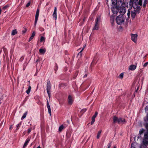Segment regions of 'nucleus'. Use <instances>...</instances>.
Wrapping results in <instances>:
<instances>
[{
  "instance_id": "nucleus-1",
  "label": "nucleus",
  "mask_w": 148,
  "mask_h": 148,
  "mask_svg": "<svg viewBox=\"0 0 148 148\" xmlns=\"http://www.w3.org/2000/svg\"><path fill=\"white\" fill-rule=\"evenodd\" d=\"M130 1L132 2V6L134 9H136L137 10H140V6H141L142 1L139 0H130Z\"/></svg>"
},
{
  "instance_id": "nucleus-2",
  "label": "nucleus",
  "mask_w": 148,
  "mask_h": 148,
  "mask_svg": "<svg viewBox=\"0 0 148 148\" xmlns=\"http://www.w3.org/2000/svg\"><path fill=\"white\" fill-rule=\"evenodd\" d=\"M125 20L123 16L121 15H119L117 17L116 21L117 24L121 25L123 24Z\"/></svg>"
},
{
  "instance_id": "nucleus-3",
  "label": "nucleus",
  "mask_w": 148,
  "mask_h": 148,
  "mask_svg": "<svg viewBox=\"0 0 148 148\" xmlns=\"http://www.w3.org/2000/svg\"><path fill=\"white\" fill-rule=\"evenodd\" d=\"M113 120L114 123H126V121L124 119L121 118H118L116 116L113 117Z\"/></svg>"
},
{
  "instance_id": "nucleus-4",
  "label": "nucleus",
  "mask_w": 148,
  "mask_h": 148,
  "mask_svg": "<svg viewBox=\"0 0 148 148\" xmlns=\"http://www.w3.org/2000/svg\"><path fill=\"white\" fill-rule=\"evenodd\" d=\"M51 86L49 81H48L47 83V92L48 95L49 97L50 98L51 97Z\"/></svg>"
},
{
  "instance_id": "nucleus-5",
  "label": "nucleus",
  "mask_w": 148,
  "mask_h": 148,
  "mask_svg": "<svg viewBox=\"0 0 148 148\" xmlns=\"http://www.w3.org/2000/svg\"><path fill=\"white\" fill-rule=\"evenodd\" d=\"M142 144L146 146L148 145V131L144 134Z\"/></svg>"
},
{
  "instance_id": "nucleus-6",
  "label": "nucleus",
  "mask_w": 148,
  "mask_h": 148,
  "mask_svg": "<svg viewBox=\"0 0 148 148\" xmlns=\"http://www.w3.org/2000/svg\"><path fill=\"white\" fill-rule=\"evenodd\" d=\"M100 20V19L99 17H97L96 18L95 20V27L93 28V29L97 30L99 29Z\"/></svg>"
},
{
  "instance_id": "nucleus-7",
  "label": "nucleus",
  "mask_w": 148,
  "mask_h": 148,
  "mask_svg": "<svg viewBox=\"0 0 148 148\" xmlns=\"http://www.w3.org/2000/svg\"><path fill=\"white\" fill-rule=\"evenodd\" d=\"M137 34H133L131 35V39L134 43H136L137 41Z\"/></svg>"
},
{
  "instance_id": "nucleus-8",
  "label": "nucleus",
  "mask_w": 148,
  "mask_h": 148,
  "mask_svg": "<svg viewBox=\"0 0 148 148\" xmlns=\"http://www.w3.org/2000/svg\"><path fill=\"white\" fill-rule=\"evenodd\" d=\"M39 10L38 9L37 10L35 17V22H34V26H36V23L37 22L38 19V17L39 14Z\"/></svg>"
},
{
  "instance_id": "nucleus-9",
  "label": "nucleus",
  "mask_w": 148,
  "mask_h": 148,
  "mask_svg": "<svg viewBox=\"0 0 148 148\" xmlns=\"http://www.w3.org/2000/svg\"><path fill=\"white\" fill-rule=\"evenodd\" d=\"M119 12L121 14H124L126 12V9L124 7H121L119 9Z\"/></svg>"
},
{
  "instance_id": "nucleus-10",
  "label": "nucleus",
  "mask_w": 148,
  "mask_h": 148,
  "mask_svg": "<svg viewBox=\"0 0 148 148\" xmlns=\"http://www.w3.org/2000/svg\"><path fill=\"white\" fill-rule=\"evenodd\" d=\"M112 11L114 14H116L119 12V8L116 6L113 7L112 8Z\"/></svg>"
},
{
  "instance_id": "nucleus-11",
  "label": "nucleus",
  "mask_w": 148,
  "mask_h": 148,
  "mask_svg": "<svg viewBox=\"0 0 148 148\" xmlns=\"http://www.w3.org/2000/svg\"><path fill=\"white\" fill-rule=\"evenodd\" d=\"M73 97L71 95H69L68 96V103L69 104L71 105L73 102Z\"/></svg>"
},
{
  "instance_id": "nucleus-12",
  "label": "nucleus",
  "mask_w": 148,
  "mask_h": 148,
  "mask_svg": "<svg viewBox=\"0 0 148 148\" xmlns=\"http://www.w3.org/2000/svg\"><path fill=\"white\" fill-rule=\"evenodd\" d=\"M53 16L55 20L57 19V8L55 7L53 13Z\"/></svg>"
},
{
  "instance_id": "nucleus-13",
  "label": "nucleus",
  "mask_w": 148,
  "mask_h": 148,
  "mask_svg": "<svg viewBox=\"0 0 148 148\" xmlns=\"http://www.w3.org/2000/svg\"><path fill=\"white\" fill-rule=\"evenodd\" d=\"M47 108L48 109V112L49 114V115L51 116V109L50 108V106L49 105L48 103V102L47 101Z\"/></svg>"
},
{
  "instance_id": "nucleus-14",
  "label": "nucleus",
  "mask_w": 148,
  "mask_h": 148,
  "mask_svg": "<svg viewBox=\"0 0 148 148\" xmlns=\"http://www.w3.org/2000/svg\"><path fill=\"white\" fill-rule=\"evenodd\" d=\"M136 68V66L134 65H130L129 67V70L133 71L135 70Z\"/></svg>"
},
{
  "instance_id": "nucleus-15",
  "label": "nucleus",
  "mask_w": 148,
  "mask_h": 148,
  "mask_svg": "<svg viewBox=\"0 0 148 148\" xmlns=\"http://www.w3.org/2000/svg\"><path fill=\"white\" fill-rule=\"evenodd\" d=\"M30 140V139L27 138L24 143L23 147V148H25L27 145Z\"/></svg>"
},
{
  "instance_id": "nucleus-16",
  "label": "nucleus",
  "mask_w": 148,
  "mask_h": 148,
  "mask_svg": "<svg viewBox=\"0 0 148 148\" xmlns=\"http://www.w3.org/2000/svg\"><path fill=\"white\" fill-rule=\"evenodd\" d=\"M136 11L135 10H134L133 11L131 12V15L132 17L134 18L135 17L136 15Z\"/></svg>"
},
{
  "instance_id": "nucleus-17",
  "label": "nucleus",
  "mask_w": 148,
  "mask_h": 148,
  "mask_svg": "<svg viewBox=\"0 0 148 148\" xmlns=\"http://www.w3.org/2000/svg\"><path fill=\"white\" fill-rule=\"evenodd\" d=\"M39 51L41 54H43L45 53L46 49H40L39 50Z\"/></svg>"
},
{
  "instance_id": "nucleus-18",
  "label": "nucleus",
  "mask_w": 148,
  "mask_h": 148,
  "mask_svg": "<svg viewBox=\"0 0 148 148\" xmlns=\"http://www.w3.org/2000/svg\"><path fill=\"white\" fill-rule=\"evenodd\" d=\"M65 128V127L63 125H62L59 127L58 130L59 132H61Z\"/></svg>"
},
{
  "instance_id": "nucleus-19",
  "label": "nucleus",
  "mask_w": 148,
  "mask_h": 148,
  "mask_svg": "<svg viewBox=\"0 0 148 148\" xmlns=\"http://www.w3.org/2000/svg\"><path fill=\"white\" fill-rule=\"evenodd\" d=\"M35 32H33L31 36L30 37V38L29 39V42L30 41L32 40L33 38L34 37V36L35 35Z\"/></svg>"
},
{
  "instance_id": "nucleus-20",
  "label": "nucleus",
  "mask_w": 148,
  "mask_h": 148,
  "mask_svg": "<svg viewBox=\"0 0 148 148\" xmlns=\"http://www.w3.org/2000/svg\"><path fill=\"white\" fill-rule=\"evenodd\" d=\"M85 47H86V45H84L83 46V47L82 48V49L81 50L78 54V56L79 55L80 56H82V52L83 50L84 49Z\"/></svg>"
},
{
  "instance_id": "nucleus-21",
  "label": "nucleus",
  "mask_w": 148,
  "mask_h": 148,
  "mask_svg": "<svg viewBox=\"0 0 148 148\" xmlns=\"http://www.w3.org/2000/svg\"><path fill=\"white\" fill-rule=\"evenodd\" d=\"M17 33L16 29H15L12 30L11 34L12 35L14 36Z\"/></svg>"
},
{
  "instance_id": "nucleus-22",
  "label": "nucleus",
  "mask_w": 148,
  "mask_h": 148,
  "mask_svg": "<svg viewBox=\"0 0 148 148\" xmlns=\"http://www.w3.org/2000/svg\"><path fill=\"white\" fill-rule=\"evenodd\" d=\"M31 88V87L29 85V87L27 90L26 91V93L27 94H29L30 92Z\"/></svg>"
},
{
  "instance_id": "nucleus-23",
  "label": "nucleus",
  "mask_w": 148,
  "mask_h": 148,
  "mask_svg": "<svg viewBox=\"0 0 148 148\" xmlns=\"http://www.w3.org/2000/svg\"><path fill=\"white\" fill-rule=\"evenodd\" d=\"M112 2L113 5H115L117 3V0H112Z\"/></svg>"
},
{
  "instance_id": "nucleus-24",
  "label": "nucleus",
  "mask_w": 148,
  "mask_h": 148,
  "mask_svg": "<svg viewBox=\"0 0 148 148\" xmlns=\"http://www.w3.org/2000/svg\"><path fill=\"white\" fill-rule=\"evenodd\" d=\"M27 114V112H26L21 117V119L23 120L25 118Z\"/></svg>"
},
{
  "instance_id": "nucleus-25",
  "label": "nucleus",
  "mask_w": 148,
  "mask_h": 148,
  "mask_svg": "<svg viewBox=\"0 0 148 148\" xmlns=\"http://www.w3.org/2000/svg\"><path fill=\"white\" fill-rule=\"evenodd\" d=\"M101 132V131H99L98 132L97 136V139H99V138Z\"/></svg>"
},
{
  "instance_id": "nucleus-26",
  "label": "nucleus",
  "mask_w": 148,
  "mask_h": 148,
  "mask_svg": "<svg viewBox=\"0 0 148 148\" xmlns=\"http://www.w3.org/2000/svg\"><path fill=\"white\" fill-rule=\"evenodd\" d=\"M140 148H147V147L146 145L141 144L140 147Z\"/></svg>"
},
{
  "instance_id": "nucleus-27",
  "label": "nucleus",
  "mask_w": 148,
  "mask_h": 148,
  "mask_svg": "<svg viewBox=\"0 0 148 148\" xmlns=\"http://www.w3.org/2000/svg\"><path fill=\"white\" fill-rule=\"evenodd\" d=\"M131 148H136V143H132L131 144Z\"/></svg>"
},
{
  "instance_id": "nucleus-28",
  "label": "nucleus",
  "mask_w": 148,
  "mask_h": 148,
  "mask_svg": "<svg viewBox=\"0 0 148 148\" xmlns=\"http://www.w3.org/2000/svg\"><path fill=\"white\" fill-rule=\"evenodd\" d=\"M98 114V113L97 112H96L95 113V114L92 116V119H95L96 117L97 116V115Z\"/></svg>"
},
{
  "instance_id": "nucleus-29",
  "label": "nucleus",
  "mask_w": 148,
  "mask_h": 148,
  "mask_svg": "<svg viewBox=\"0 0 148 148\" xmlns=\"http://www.w3.org/2000/svg\"><path fill=\"white\" fill-rule=\"evenodd\" d=\"M144 131V130L143 129H142L140 130L139 132V134H140V135L141 134H142L143 133Z\"/></svg>"
},
{
  "instance_id": "nucleus-30",
  "label": "nucleus",
  "mask_w": 148,
  "mask_h": 148,
  "mask_svg": "<svg viewBox=\"0 0 148 148\" xmlns=\"http://www.w3.org/2000/svg\"><path fill=\"white\" fill-rule=\"evenodd\" d=\"M45 41V38L43 36H42L40 38V42H43V41Z\"/></svg>"
},
{
  "instance_id": "nucleus-31",
  "label": "nucleus",
  "mask_w": 148,
  "mask_h": 148,
  "mask_svg": "<svg viewBox=\"0 0 148 148\" xmlns=\"http://www.w3.org/2000/svg\"><path fill=\"white\" fill-rule=\"evenodd\" d=\"M27 30V29H26V28H25V27H24V29L22 31V34H24L26 32Z\"/></svg>"
},
{
  "instance_id": "nucleus-32",
  "label": "nucleus",
  "mask_w": 148,
  "mask_h": 148,
  "mask_svg": "<svg viewBox=\"0 0 148 148\" xmlns=\"http://www.w3.org/2000/svg\"><path fill=\"white\" fill-rule=\"evenodd\" d=\"M21 125V123L20 122L19 124H17L16 125V130H18L19 128V127H20Z\"/></svg>"
},
{
  "instance_id": "nucleus-33",
  "label": "nucleus",
  "mask_w": 148,
  "mask_h": 148,
  "mask_svg": "<svg viewBox=\"0 0 148 148\" xmlns=\"http://www.w3.org/2000/svg\"><path fill=\"white\" fill-rule=\"evenodd\" d=\"M144 120L145 121H148V114H147L146 117L144 118Z\"/></svg>"
},
{
  "instance_id": "nucleus-34",
  "label": "nucleus",
  "mask_w": 148,
  "mask_h": 148,
  "mask_svg": "<svg viewBox=\"0 0 148 148\" xmlns=\"http://www.w3.org/2000/svg\"><path fill=\"white\" fill-rule=\"evenodd\" d=\"M95 121V119H92V121L90 122V124L91 125H92L94 123Z\"/></svg>"
},
{
  "instance_id": "nucleus-35",
  "label": "nucleus",
  "mask_w": 148,
  "mask_h": 148,
  "mask_svg": "<svg viewBox=\"0 0 148 148\" xmlns=\"http://www.w3.org/2000/svg\"><path fill=\"white\" fill-rule=\"evenodd\" d=\"M144 0V4H143V6L145 7L146 6V4H147V0Z\"/></svg>"
},
{
  "instance_id": "nucleus-36",
  "label": "nucleus",
  "mask_w": 148,
  "mask_h": 148,
  "mask_svg": "<svg viewBox=\"0 0 148 148\" xmlns=\"http://www.w3.org/2000/svg\"><path fill=\"white\" fill-rule=\"evenodd\" d=\"M123 76V73H121L119 75V77L120 78L122 79Z\"/></svg>"
},
{
  "instance_id": "nucleus-37",
  "label": "nucleus",
  "mask_w": 148,
  "mask_h": 148,
  "mask_svg": "<svg viewBox=\"0 0 148 148\" xmlns=\"http://www.w3.org/2000/svg\"><path fill=\"white\" fill-rule=\"evenodd\" d=\"M9 6H8V5H6L3 7V10H5L6 8H7Z\"/></svg>"
},
{
  "instance_id": "nucleus-38",
  "label": "nucleus",
  "mask_w": 148,
  "mask_h": 148,
  "mask_svg": "<svg viewBox=\"0 0 148 148\" xmlns=\"http://www.w3.org/2000/svg\"><path fill=\"white\" fill-rule=\"evenodd\" d=\"M145 126L146 128L148 130V123H146L145 124Z\"/></svg>"
},
{
  "instance_id": "nucleus-39",
  "label": "nucleus",
  "mask_w": 148,
  "mask_h": 148,
  "mask_svg": "<svg viewBox=\"0 0 148 148\" xmlns=\"http://www.w3.org/2000/svg\"><path fill=\"white\" fill-rule=\"evenodd\" d=\"M127 15L128 17H129L130 16V10H128V12H127Z\"/></svg>"
},
{
  "instance_id": "nucleus-40",
  "label": "nucleus",
  "mask_w": 148,
  "mask_h": 148,
  "mask_svg": "<svg viewBox=\"0 0 148 148\" xmlns=\"http://www.w3.org/2000/svg\"><path fill=\"white\" fill-rule=\"evenodd\" d=\"M30 2L29 1L26 4V7H29L30 5Z\"/></svg>"
},
{
  "instance_id": "nucleus-41",
  "label": "nucleus",
  "mask_w": 148,
  "mask_h": 148,
  "mask_svg": "<svg viewBox=\"0 0 148 148\" xmlns=\"http://www.w3.org/2000/svg\"><path fill=\"white\" fill-rule=\"evenodd\" d=\"M148 64V62H147L145 63L143 65V66L145 67H146Z\"/></svg>"
},
{
  "instance_id": "nucleus-42",
  "label": "nucleus",
  "mask_w": 148,
  "mask_h": 148,
  "mask_svg": "<svg viewBox=\"0 0 148 148\" xmlns=\"http://www.w3.org/2000/svg\"><path fill=\"white\" fill-rule=\"evenodd\" d=\"M110 19H111V20H112L113 21H114V17L112 16L110 17Z\"/></svg>"
},
{
  "instance_id": "nucleus-43",
  "label": "nucleus",
  "mask_w": 148,
  "mask_h": 148,
  "mask_svg": "<svg viewBox=\"0 0 148 148\" xmlns=\"http://www.w3.org/2000/svg\"><path fill=\"white\" fill-rule=\"evenodd\" d=\"M111 146V144L109 143L108 145V148H110Z\"/></svg>"
},
{
  "instance_id": "nucleus-44",
  "label": "nucleus",
  "mask_w": 148,
  "mask_h": 148,
  "mask_svg": "<svg viewBox=\"0 0 148 148\" xmlns=\"http://www.w3.org/2000/svg\"><path fill=\"white\" fill-rule=\"evenodd\" d=\"M31 131V129H28V133H29Z\"/></svg>"
},
{
  "instance_id": "nucleus-45",
  "label": "nucleus",
  "mask_w": 148,
  "mask_h": 148,
  "mask_svg": "<svg viewBox=\"0 0 148 148\" xmlns=\"http://www.w3.org/2000/svg\"><path fill=\"white\" fill-rule=\"evenodd\" d=\"M87 77V75L85 74V75H84V77Z\"/></svg>"
},
{
  "instance_id": "nucleus-46",
  "label": "nucleus",
  "mask_w": 148,
  "mask_h": 148,
  "mask_svg": "<svg viewBox=\"0 0 148 148\" xmlns=\"http://www.w3.org/2000/svg\"><path fill=\"white\" fill-rule=\"evenodd\" d=\"M148 108V107L147 106H146L145 108V110H146V109H147Z\"/></svg>"
},
{
  "instance_id": "nucleus-47",
  "label": "nucleus",
  "mask_w": 148,
  "mask_h": 148,
  "mask_svg": "<svg viewBox=\"0 0 148 148\" xmlns=\"http://www.w3.org/2000/svg\"><path fill=\"white\" fill-rule=\"evenodd\" d=\"M37 148H41L40 146H38Z\"/></svg>"
},
{
  "instance_id": "nucleus-48",
  "label": "nucleus",
  "mask_w": 148,
  "mask_h": 148,
  "mask_svg": "<svg viewBox=\"0 0 148 148\" xmlns=\"http://www.w3.org/2000/svg\"><path fill=\"white\" fill-rule=\"evenodd\" d=\"M11 128H12V127H11H11H10V129H11Z\"/></svg>"
},
{
  "instance_id": "nucleus-49",
  "label": "nucleus",
  "mask_w": 148,
  "mask_h": 148,
  "mask_svg": "<svg viewBox=\"0 0 148 148\" xmlns=\"http://www.w3.org/2000/svg\"><path fill=\"white\" fill-rule=\"evenodd\" d=\"M114 148H116V147H114Z\"/></svg>"
},
{
  "instance_id": "nucleus-50",
  "label": "nucleus",
  "mask_w": 148,
  "mask_h": 148,
  "mask_svg": "<svg viewBox=\"0 0 148 148\" xmlns=\"http://www.w3.org/2000/svg\"><path fill=\"white\" fill-rule=\"evenodd\" d=\"M38 60H37V61H36V62H38Z\"/></svg>"
},
{
  "instance_id": "nucleus-51",
  "label": "nucleus",
  "mask_w": 148,
  "mask_h": 148,
  "mask_svg": "<svg viewBox=\"0 0 148 148\" xmlns=\"http://www.w3.org/2000/svg\"><path fill=\"white\" fill-rule=\"evenodd\" d=\"M23 69H24V70H25V69L24 68H23Z\"/></svg>"
},
{
  "instance_id": "nucleus-52",
  "label": "nucleus",
  "mask_w": 148,
  "mask_h": 148,
  "mask_svg": "<svg viewBox=\"0 0 148 148\" xmlns=\"http://www.w3.org/2000/svg\"><path fill=\"white\" fill-rule=\"evenodd\" d=\"M108 0H107V1H108Z\"/></svg>"
},
{
  "instance_id": "nucleus-53",
  "label": "nucleus",
  "mask_w": 148,
  "mask_h": 148,
  "mask_svg": "<svg viewBox=\"0 0 148 148\" xmlns=\"http://www.w3.org/2000/svg\"><path fill=\"white\" fill-rule=\"evenodd\" d=\"M43 0V1L44 0Z\"/></svg>"
}]
</instances>
